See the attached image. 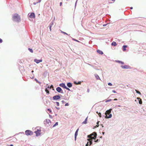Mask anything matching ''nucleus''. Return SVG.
<instances>
[{
    "instance_id": "nucleus-1",
    "label": "nucleus",
    "mask_w": 146,
    "mask_h": 146,
    "mask_svg": "<svg viewBox=\"0 0 146 146\" xmlns=\"http://www.w3.org/2000/svg\"><path fill=\"white\" fill-rule=\"evenodd\" d=\"M97 135L96 133L95 132H94L90 135L88 136V137L89 138V139H88L87 140L89 141V142L90 146L92 144V139H95Z\"/></svg>"
},
{
    "instance_id": "nucleus-2",
    "label": "nucleus",
    "mask_w": 146,
    "mask_h": 146,
    "mask_svg": "<svg viewBox=\"0 0 146 146\" xmlns=\"http://www.w3.org/2000/svg\"><path fill=\"white\" fill-rule=\"evenodd\" d=\"M13 20L17 22L20 21L21 19L20 16L17 14H15L13 16Z\"/></svg>"
},
{
    "instance_id": "nucleus-3",
    "label": "nucleus",
    "mask_w": 146,
    "mask_h": 146,
    "mask_svg": "<svg viewBox=\"0 0 146 146\" xmlns=\"http://www.w3.org/2000/svg\"><path fill=\"white\" fill-rule=\"evenodd\" d=\"M111 112V110H107L105 112L106 116L105 118H110L111 117L112 115L110 113Z\"/></svg>"
},
{
    "instance_id": "nucleus-4",
    "label": "nucleus",
    "mask_w": 146,
    "mask_h": 146,
    "mask_svg": "<svg viewBox=\"0 0 146 146\" xmlns=\"http://www.w3.org/2000/svg\"><path fill=\"white\" fill-rule=\"evenodd\" d=\"M25 134L27 135H31L33 134V132L30 130H27L25 131Z\"/></svg>"
},
{
    "instance_id": "nucleus-5",
    "label": "nucleus",
    "mask_w": 146,
    "mask_h": 146,
    "mask_svg": "<svg viewBox=\"0 0 146 146\" xmlns=\"http://www.w3.org/2000/svg\"><path fill=\"white\" fill-rule=\"evenodd\" d=\"M36 134V136H40L41 134V130L40 129H37L36 131H35Z\"/></svg>"
},
{
    "instance_id": "nucleus-6",
    "label": "nucleus",
    "mask_w": 146,
    "mask_h": 146,
    "mask_svg": "<svg viewBox=\"0 0 146 146\" xmlns=\"http://www.w3.org/2000/svg\"><path fill=\"white\" fill-rule=\"evenodd\" d=\"M60 98V96L59 95H56L53 97V98L54 100H57L59 99Z\"/></svg>"
},
{
    "instance_id": "nucleus-7",
    "label": "nucleus",
    "mask_w": 146,
    "mask_h": 146,
    "mask_svg": "<svg viewBox=\"0 0 146 146\" xmlns=\"http://www.w3.org/2000/svg\"><path fill=\"white\" fill-rule=\"evenodd\" d=\"M29 17L31 18H35V14L33 13H31Z\"/></svg>"
},
{
    "instance_id": "nucleus-8",
    "label": "nucleus",
    "mask_w": 146,
    "mask_h": 146,
    "mask_svg": "<svg viewBox=\"0 0 146 146\" xmlns=\"http://www.w3.org/2000/svg\"><path fill=\"white\" fill-rule=\"evenodd\" d=\"M34 61L37 64H38L40 62H42V59L38 60L36 59H35L34 60Z\"/></svg>"
},
{
    "instance_id": "nucleus-9",
    "label": "nucleus",
    "mask_w": 146,
    "mask_h": 146,
    "mask_svg": "<svg viewBox=\"0 0 146 146\" xmlns=\"http://www.w3.org/2000/svg\"><path fill=\"white\" fill-rule=\"evenodd\" d=\"M56 90L57 92H62V90L61 88L60 87H58L56 88Z\"/></svg>"
},
{
    "instance_id": "nucleus-10",
    "label": "nucleus",
    "mask_w": 146,
    "mask_h": 146,
    "mask_svg": "<svg viewBox=\"0 0 146 146\" xmlns=\"http://www.w3.org/2000/svg\"><path fill=\"white\" fill-rule=\"evenodd\" d=\"M121 67L123 69H128L130 67L129 66L127 65L121 66Z\"/></svg>"
},
{
    "instance_id": "nucleus-11",
    "label": "nucleus",
    "mask_w": 146,
    "mask_h": 146,
    "mask_svg": "<svg viewBox=\"0 0 146 146\" xmlns=\"http://www.w3.org/2000/svg\"><path fill=\"white\" fill-rule=\"evenodd\" d=\"M59 86L64 88H66V86L64 83H61L59 84Z\"/></svg>"
},
{
    "instance_id": "nucleus-12",
    "label": "nucleus",
    "mask_w": 146,
    "mask_h": 146,
    "mask_svg": "<svg viewBox=\"0 0 146 146\" xmlns=\"http://www.w3.org/2000/svg\"><path fill=\"white\" fill-rule=\"evenodd\" d=\"M45 123L46 124L47 123L49 124V123H50V120L49 119H46L45 121Z\"/></svg>"
},
{
    "instance_id": "nucleus-13",
    "label": "nucleus",
    "mask_w": 146,
    "mask_h": 146,
    "mask_svg": "<svg viewBox=\"0 0 146 146\" xmlns=\"http://www.w3.org/2000/svg\"><path fill=\"white\" fill-rule=\"evenodd\" d=\"M97 52L98 54H103V52L100 50H97Z\"/></svg>"
},
{
    "instance_id": "nucleus-14",
    "label": "nucleus",
    "mask_w": 146,
    "mask_h": 146,
    "mask_svg": "<svg viewBox=\"0 0 146 146\" xmlns=\"http://www.w3.org/2000/svg\"><path fill=\"white\" fill-rule=\"evenodd\" d=\"M78 129L76 131L75 134V140L76 139V137L78 135Z\"/></svg>"
},
{
    "instance_id": "nucleus-15",
    "label": "nucleus",
    "mask_w": 146,
    "mask_h": 146,
    "mask_svg": "<svg viewBox=\"0 0 146 146\" xmlns=\"http://www.w3.org/2000/svg\"><path fill=\"white\" fill-rule=\"evenodd\" d=\"M67 86L69 88H70L72 86V84L71 83L69 82L67 84Z\"/></svg>"
},
{
    "instance_id": "nucleus-16",
    "label": "nucleus",
    "mask_w": 146,
    "mask_h": 146,
    "mask_svg": "<svg viewBox=\"0 0 146 146\" xmlns=\"http://www.w3.org/2000/svg\"><path fill=\"white\" fill-rule=\"evenodd\" d=\"M95 77L96 78L97 80H100L99 76L97 74H95Z\"/></svg>"
},
{
    "instance_id": "nucleus-17",
    "label": "nucleus",
    "mask_w": 146,
    "mask_h": 146,
    "mask_svg": "<svg viewBox=\"0 0 146 146\" xmlns=\"http://www.w3.org/2000/svg\"><path fill=\"white\" fill-rule=\"evenodd\" d=\"M127 47L126 45H123V50L124 51L126 50V48Z\"/></svg>"
},
{
    "instance_id": "nucleus-18",
    "label": "nucleus",
    "mask_w": 146,
    "mask_h": 146,
    "mask_svg": "<svg viewBox=\"0 0 146 146\" xmlns=\"http://www.w3.org/2000/svg\"><path fill=\"white\" fill-rule=\"evenodd\" d=\"M111 44L112 45L116 46L117 45V44H116L115 42L113 41L112 43Z\"/></svg>"
},
{
    "instance_id": "nucleus-19",
    "label": "nucleus",
    "mask_w": 146,
    "mask_h": 146,
    "mask_svg": "<svg viewBox=\"0 0 146 146\" xmlns=\"http://www.w3.org/2000/svg\"><path fill=\"white\" fill-rule=\"evenodd\" d=\"M87 117L86 118V119H85V120L82 123L83 124H86L87 123Z\"/></svg>"
},
{
    "instance_id": "nucleus-20",
    "label": "nucleus",
    "mask_w": 146,
    "mask_h": 146,
    "mask_svg": "<svg viewBox=\"0 0 146 146\" xmlns=\"http://www.w3.org/2000/svg\"><path fill=\"white\" fill-rule=\"evenodd\" d=\"M45 91L47 93H48V94H49V91L47 89V88H46L45 90Z\"/></svg>"
},
{
    "instance_id": "nucleus-21",
    "label": "nucleus",
    "mask_w": 146,
    "mask_h": 146,
    "mask_svg": "<svg viewBox=\"0 0 146 146\" xmlns=\"http://www.w3.org/2000/svg\"><path fill=\"white\" fill-rule=\"evenodd\" d=\"M58 125V122H56V123H55V124L54 125H53V127H55V126H57V125Z\"/></svg>"
},
{
    "instance_id": "nucleus-22",
    "label": "nucleus",
    "mask_w": 146,
    "mask_h": 146,
    "mask_svg": "<svg viewBox=\"0 0 146 146\" xmlns=\"http://www.w3.org/2000/svg\"><path fill=\"white\" fill-rule=\"evenodd\" d=\"M28 49L30 51L31 53L33 52V51L32 49L29 48Z\"/></svg>"
},
{
    "instance_id": "nucleus-23",
    "label": "nucleus",
    "mask_w": 146,
    "mask_h": 146,
    "mask_svg": "<svg viewBox=\"0 0 146 146\" xmlns=\"http://www.w3.org/2000/svg\"><path fill=\"white\" fill-rule=\"evenodd\" d=\"M135 91H136V92H137V93L138 94H141V93L139 91H138L137 90H135Z\"/></svg>"
},
{
    "instance_id": "nucleus-24",
    "label": "nucleus",
    "mask_w": 146,
    "mask_h": 146,
    "mask_svg": "<svg viewBox=\"0 0 146 146\" xmlns=\"http://www.w3.org/2000/svg\"><path fill=\"white\" fill-rule=\"evenodd\" d=\"M139 103L140 104H142V101L141 99H140V100H139Z\"/></svg>"
},
{
    "instance_id": "nucleus-25",
    "label": "nucleus",
    "mask_w": 146,
    "mask_h": 146,
    "mask_svg": "<svg viewBox=\"0 0 146 146\" xmlns=\"http://www.w3.org/2000/svg\"><path fill=\"white\" fill-rule=\"evenodd\" d=\"M35 80L37 83H38L39 84H40L41 83L40 82H39L36 79H35Z\"/></svg>"
},
{
    "instance_id": "nucleus-26",
    "label": "nucleus",
    "mask_w": 146,
    "mask_h": 146,
    "mask_svg": "<svg viewBox=\"0 0 146 146\" xmlns=\"http://www.w3.org/2000/svg\"><path fill=\"white\" fill-rule=\"evenodd\" d=\"M118 62H119V63H121L122 64H124V62H123L120 61H118Z\"/></svg>"
},
{
    "instance_id": "nucleus-27",
    "label": "nucleus",
    "mask_w": 146,
    "mask_h": 146,
    "mask_svg": "<svg viewBox=\"0 0 146 146\" xmlns=\"http://www.w3.org/2000/svg\"><path fill=\"white\" fill-rule=\"evenodd\" d=\"M97 113H98V115H99V116L100 117H101V114L100 113H98V112H97Z\"/></svg>"
},
{
    "instance_id": "nucleus-28",
    "label": "nucleus",
    "mask_w": 146,
    "mask_h": 146,
    "mask_svg": "<svg viewBox=\"0 0 146 146\" xmlns=\"http://www.w3.org/2000/svg\"><path fill=\"white\" fill-rule=\"evenodd\" d=\"M86 146H90L89 142H88L86 144Z\"/></svg>"
},
{
    "instance_id": "nucleus-29",
    "label": "nucleus",
    "mask_w": 146,
    "mask_h": 146,
    "mask_svg": "<svg viewBox=\"0 0 146 146\" xmlns=\"http://www.w3.org/2000/svg\"><path fill=\"white\" fill-rule=\"evenodd\" d=\"M56 105L57 106H59V103L58 102H56Z\"/></svg>"
},
{
    "instance_id": "nucleus-30",
    "label": "nucleus",
    "mask_w": 146,
    "mask_h": 146,
    "mask_svg": "<svg viewBox=\"0 0 146 146\" xmlns=\"http://www.w3.org/2000/svg\"><path fill=\"white\" fill-rule=\"evenodd\" d=\"M99 121L98 122H97V125L96 126V127H98L99 126V125H98V123H99Z\"/></svg>"
},
{
    "instance_id": "nucleus-31",
    "label": "nucleus",
    "mask_w": 146,
    "mask_h": 146,
    "mask_svg": "<svg viewBox=\"0 0 146 146\" xmlns=\"http://www.w3.org/2000/svg\"><path fill=\"white\" fill-rule=\"evenodd\" d=\"M69 105V104L68 103H66L65 105V106H68Z\"/></svg>"
},
{
    "instance_id": "nucleus-32",
    "label": "nucleus",
    "mask_w": 146,
    "mask_h": 146,
    "mask_svg": "<svg viewBox=\"0 0 146 146\" xmlns=\"http://www.w3.org/2000/svg\"><path fill=\"white\" fill-rule=\"evenodd\" d=\"M81 82H78V83H75H75L76 84H81Z\"/></svg>"
},
{
    "instance_id": "nucleus-33",
    "label": "nucleus",
    "mask_w": 146,
    "mask_h": 146,
    "mask_svg": "<svg viewBox=\"0 0 146 146\" xmlns=\"http://www.w3.org/2000/svg\"><path fill=\"white\" fill-rule=\"evenodd\" d=\"M66 88H65V89H66V90H70V89L68 88H67L66 86Z\"/></svg>"
},
{
    "instance_id": "nucleus-34",
    "label": "nucleus",
    "mask_w": 146,
    "mask_h": 146,
    "mask_svg": "<svg viewBox=\"0 0 146 146\" xmlns=\"http://www.w3.org/2000/svg\"><path fill=\"white\" fill-rule=\"evenodd\" d=\"M108 85L109 86H111L112 84L111 83H108Z\"/></svg>"
},
{
    "instance_id": "nucleus-35",
    "label": "nucleus",
    "mask_w": 146,
    "mask_h": 146,
    "mask_svg": "<svg viewBox=\"0 0 146 146\" xmlns=\"http://www.w3.org/2000/svg\"><path fill=\"white\" fill-rule=\"evenodd\" d=\"M62 104H64L65 103V102L64 100H62Z\"/></svg>"
},
{
    "instance_id": "nucleus-36",
    "label": "nucleus",
    "mask_w": 146,
    "mask_h": 146,
    "mask_svg": "<svg viewBox=\"0 0 146 146\" xmlns=\"http://www.w3.org/2000/svg\"><path fill=\"white\" fill-rule=\"evenodd\" d=\"M2 40L0 38V43H2Z\"/></svg>"
},
{
    "instance_id": "nucleus-37",
    "label": "nucleus",
    "mask_w": 146,
    "mask_h": 146,
    "mask_svg": "<svg viewBox=\"0 0 146 146\" xmlns=\"http://www.w3.org/2000/svg\"><path fill=\"white\" fill-rule=\"evenodd\" d=\"M47 110L49 111L50 112H51V111L49 109H47Z\"/></svg>"
},
{
    "instance_id": "nucleus-38",
    "label": "nucleus",
    "mask_w": 146,
    "mask_h": 146,
    "mask_svg": "<svg viewBox=\"0 0 146 146\" xmlns=\"http://www.w3.org/2000/svg\"><path fill=\"white\" fill-rule=\"evenodd\" d=\"M111 99H110V100H108L107 101V102H110V101H111Z\"/></svg>"
},
{
    "instance_id": "nucleus-39",
    "label": "nucleus",
    "mask_w": 146,
    "mask_h": 146,
    "mask_svg": "<svg viewBox=\"0 0 146 146\" xmlns=\"http://www.w3.org/2000/svg\"><path fill=\"white\" fill-rule=\"evenodd\" d=\"M112 92H113L114 93H116V92L115 90H113L112 91Z\"/></svg>"
},
{
    "instance_id": "nucleus-40",
    "label": "nucleus",
    "mask_w": 146,
    "mask_h": 146,
    "mask_svg": "<svg viewBox=\"0 0 146 146\" xmlns=\"http://www.w3.org/2000/svg\"><path fill=\"white\" fill-rule=\"evenodd\" d=\"M53 86L52 85L50 87V88H53Z\"/></svg>"
},
{
    "instance_id": "nucleus-41",
    "label": "nucleus",
    "mask_w": 146,
    "mask_h": 146,
    "mask_svg": "<svg viewBox=\"0 0 146 146\" xmlns=\"http://www.w3.org/2000/svg\"><path fill=\"white\" fill-rule=\"evenodd\" d=\"M98 140H98V139L96 140H95V141H95V142H98Z\"/></svg>"
},
{
    "instance_id": "nucleus-42",
    "label": "nucleus",
    "mask_w": 146,
    "mask_h": 146,
    "mask_svg": "<svg viewBox=\"0 0 146 146\" xmlns=\"http://www.w3.org/2000/svg\"><path fill=\"white\" fill-rule=\"evenodd\" d=\"M41 0H39L38 2L37 3H40L41 1Z\"/></svg>"
},
{
    "instance_id": "nucleus-43",
    "label": "nucleus",
    "mask_w": 146,
    "mask_h": 146,
    "mask_svg": "<svg viewBox=\"0 0 146 146\" xmlns=\"http://www.w3.org/2000/svg\"><path fill=\"white\" fill-rule=\"evenodd\" d=\"M62 33H63L64 34H66V35H68V34H67V33H65V32H63Z\"/></svg>"
},
{
    "instance_id": "nucleus-44",
    "label": "nucleus",
    "mask_w": 146,
    "mask_h": 146,
    "mask_svg": "<svg viewBox=\"0 0 146 146\" xmlns=\"http://www.w3.org/2000/svg\"><path fill=\"white\" fill-rule=\"evenodd\" d=\"M60 6H61L62 5V2H60Z\"/></svg>"
},
{
    "instance_id": "nucleus-45",
    "label": "nucleus",
    "mask_w": 146,
    "mask_h": 146,
    "mask_svg": "<svg viewBox=\"0 0 146 146\" xmlns=\"http://www.w3.org/2000/svg\"><path fill=\"white\" fill-rule=\"evenodd\" d=\"M137 99L138 100H140V99H141L140 98H137Z\"/></svg>"
},
{
    "instance_id": "nucleus-46",
    "label": "nucleus",
    "mask_w": 146,
    "mask_h": 146,
    "mask_svg": "<svg viewBox=\"0 0 146 146\" xmlns=\"http://www.w3.org/2000/svg\"><path fill=\"white\" fill-rule=\"evenodd\" d=\"M87 91L88 92H90V90L89 89H88Z\"/></svg>"
},
{
    "instance_id": "nucleus-47",
    "label": "nucleus",
    "mask_w": 146,
    "mask_h": 146,
    "mask_svg": "<svg viewBox=\"0 0 146 146\" xmlns=\"http://www.w3.org/2000/svg\"><path fill=\"white\" fill-rule=\"evenodd\" d=\"M51 27L50 26V31L51 30Z\"/></svg>"
},
{
    "instance_id": "nucleus-48",
    "label": "nucleus",
    "mask_w": 146,
    "mask_h": 146,
    "mask_svg": "<svg viewBox=\"0 0 146 146\" xmlns=\"http://www.w3.org/2000/svg\"><path fill=\"white\" fill-rule=\"evenodd\" d=\"M117 100V99L116 98L114 99V100Z\"/></svg>"
},
{
    "instance_id": "nucleus-49",
    "label": "nucleus",
    "mask_w": 146,
    "mask_h": 146,
    "mask_svg": "<svg viewBox=\"0 0 146 146\" xmlns=\"http://www.w3.org/2000/svg\"><path fill=\"white\" fill-rule=\"evenodd\" d=\"M10 146H13V145L11 144V145H10Z\"/></svg>"
},
{
    "instance_id": "nucleus-50",
    "label": "nucleus",
    "mask_w": 146,
    "mask_h": 146,
    "mask_svg": "<svg viewBox=\"0 0 146 146\" xmlns=\"http://www.w3.org/2000/svg\"><path fill=\"white\" fill-rule=\"evenodd\" d=\"M133 9V7H130V9Z\"/></svg>"
},
{
    "instance_id": "nucleus-51",
    "label": "nucleus",
    "mask_w": 146,
    "mask_h": 146,
    "mask_svg": "<svg viewBox=\"0 0 146 146\" xmlns=\"http://www.w3.org/2000/svg\"><path fill=\"white\" fill-rule=\"evenodd\" d=\"M75 40L76 41H77V42H78V41L77 40Z\"/></svg>"
},
{
    "instance_id": "nucleus-52",
    "label": "nucleus",
    "mask_w": 146,
    "mask_h": 146,
    "mask_svg": "<svg viewBox=\"0 0 146 146\" xmlns=\"http://www.w3.org/2000/svg\"><path fill=\"white\" fill-rule=\"evenodd\" d=\"M75 40L76 41H77V42H78V41L77 40Z\"/></svg>"
},
{
    "instance_id": "nucleus-53",
    "label": "nucleus",
    "mask_w": 146,
    "mask_h": 146,
    "mask_svg": "<svg viewBox=\"0 0 146 146\" xmlns=\"http://www.w3.org/2000/svg\"><path fill=\"white\" fill-rule=\"evenodd\" d=\"M32 72H34V71H33H33H32Z\"/></svg>"
},
{
    "instance_id": "nucleus-54",
    "label": "nucleus",
    "mask_w": 146,
    "mask_h": 146,
    "mask_svg": "<svg viewBox=\"0 0 146 146\" xmlns=\"http://www.w3.org/2000/svg\"><path fill=\"white\" fill-rule=\"evenodd\" d=\"M105 26V25H103V26Z\"/></svg>"
},
{
    "instance_id": "nucleus-55",
    "label": "nucleus",
    "mask_w": 146,
    "mask_h": 146,
    "mask_svg": "<svg viewBox=\"0 0 146 146\" xmlns=\"http://www.w3.org/2000/svg\"><path fill=\"white\" fill-rule=\"evenodd\" d=\"M103 134H104V132H102Z\"/></svg>"
},
{
    "instance_id": "nucleus-56",
    "label": "nucleus",
    "mask_w": 146,
    "mask_h": 146,
    "mask_svg": "<svg viewBox=\"0 0 146 146\" xmlns=\"http://www.w3.org/2000/svg\"><path fill=\"white\" fill-rule=\"evenodd\" d=\"M92 137H94V135H92Z\"/></svg>"
}]
</instances>
